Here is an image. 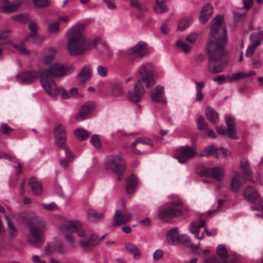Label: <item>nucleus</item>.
I'll return each mask as SVG.
<instances>
[{
    "instance_id": "nucleus-63",
    "label": "nucleus",
    "mask_w": 263,
    "mask_h": 263,
    "mask_svg": "<svg viewBox=\"0 0 263 263\" xmlns=\"http://www.w3.org/2000/svg\"><path fill=\"white\" fill-rule=\"evenodd\" d=\"M226 77L224 75H219L213 78L214 82H218L219 84L221 85L226 82Z\"/></svg>"
},
{
    "instance_id": "nucleus-64",
    "label": "nucleus",
    "mask_w": 263,
    "mask_h": 263,
    "mask_svg": "<svg viewBox=\"0 0 263 263\" xmlns=\"http://www.w3.org/2000/svg\"><path fill=\"white\" fill-rule=\"evenodd\" d=\"M28 218V214L25 212L20 213L17 217V220L24 223H27L26 219Z\"/></svg>"
},
{
    "instance_id": "nucleus-17",
    "label": "nucleus",
    "mask_w": 263,
    "mask_h": 263,
    "mask_svg": "<svg viewBox=\"0 0 263 263\" xmlns=\"http://www.w3.org/2000/svg\"><path fill=\"white\" fill-rule=\"evenodd\" d=\"M242 194L245 199L248 201L258 204L261 202V197L258 192L255 189L251 186H246Z\"/></svg>"
},
{
    "instance_id": "nucleus-21",
    "label": "nucleus",
    "mask_w": 263,
    "mask_h": 263,
    "mask_svg": "<svg viewBox=\"0 0 263 263\" xmlns=\"http://www.w3.org/2000/svg\"><path fill=\"white\" fill-rule=\"evenodd\" d=\"M137 144L147 145H149L150 147H152L153 146V143L152 141L147 138L140 137L136 139L134 142H132L131 144V148L133 152L137 155L142 154L148 152V150L144 149L143 148H142V152L139 151L136 148Z\"/></svg>"
},
{
    "instance_id": "nucleus-34",
    "label": "nucleus",
    "mask_w": 263,
    "mask_h": 263,
    "mask_svg": "<svg viewBox=\"0 0 263 263\" xmlns=\"http://www.w3.org/2000/svg\"><path fill=\"white\" fill-rule=\"evenodd\" d=\"M125 249L133 254V258L135 260H138L141 257V252L139 249L133 243L126 242L125 244Z\"/></svg>"
},
{
    "instance_id": "nucleus-8",
    "label": "nucleus",
    "mask_w": 263,
    "mask_h": 263,
    "mask_svg": "<svg viewBox=\"0 0 263 263\" xmlns=\"http://www.w3.org/2000/svg\"><path fill=\"white\" fill-rule=\"evenodd\" d=\"M217 255L223 259L220 261L216 256H212L204 260V263H238V258L234 255L230 257L224 245H219L217 249Z\"/></svg>"
},
{
    "instance_id": "nucleus-29",
    "label": "nucleus",
    "mask_w": 263,
    "mask_h": 263,
    "mask_svg": "<svg viewBox=\"0 0 263 263\" xmlns=\"http://www.w3.org/2000/svg\"><path fill=\"white\" fill-rule=\"evenodd\" d=\"M182 215L183 212L182 211L175 208H171L161 212L159 216L161 218H170L179 217Z\"/></svg>"
},
{
    "instance_id": "nucleus-12",
    "label": "nucleus",
    "mask_w": 263,
    "mask_h": 263,
    "mask_svg": "<svg viewBox=\"0 0 263 263\" xmlns=\"http://www.w3.org/2000/svg\"><path fill=\"white\" fill-rule=\"evenodd\" d=\"M202 172L204 176L212 178L218 182L223 181L226 176V171L221 167H205L202 169Z\"/></svg>"
},
{
    "instance_id": "nucleus-36",
    "label": "nucleus",
    "mask_w": 263,
    "mask_h": 263,
    "mask_svg": "<svg viewBox=\"0 0 263 263\" xmlns=\"http://www.w3.org/2000/svg\"><path fill=\"white\" fill-rule=\"evenodd\" d=\"M196 85V95L195 99L196 102H199L203 100L204 95L202 92V89L203 88L204 86V83L203 81L201 82H195Z\"/></svg>"
},
{
    "instance_id": "nucleus-45",
    "label": "nucleus",
    "mask_w": 263,
    "mask_h": 263,
    "mask_svg": "<svg viewBox=\"0 0 263 263\" xmlns=\"http://www.w3.org/2000/svg\"><path fill=\"white\" fill-rule=\"evenodd\" d=\"M75 137L80 140H83L86 139L90 134L87 131L78 128L74 132Z\"/></svg>"
},
{
    "instance_id": "nucleus-18",
    "label": "nucleus",
    "mask_w": 263,
    "mask_h": 263,
    "mask_svg": "<svg viewBox=\"0 0 263 263\" xmlns=\"http://www.w3.org/2000/svg\"><path fill=\"white\" fill-rule=\"evenodd\" d=\"M149 95L152 100L154 102L162 104H167L163 87L159 85L155 87L151 90Z\"/></svg>"
},
{
    "instance_id": "nucleus-38",
    "label": "nucleus",
    "mask_w": 263,
    "mask_h": 263,
    "mask_svg": "<svg viewBox=\"0 0 263 263\" xmlns=\"http://www.w3.org/2000/svg\"><path fill=\"white\" fill-rule=\"evenodd\" d=\"M240 167L246 177L251 176V170L249 166L248 160L246 158H242L241 160Z\"/></svg>"
},
{
    "instance_id": "nucleus-32",
    "label": "nucleus",
    "mask_w": 263,
    "mask_h": 263,
    "mask_svg": "<svg viewBox=\"0 0 263 263\" xmlns=\"http://www.w3.org/2000/svg\"><path fill=\"white\" fill-rule=\"evenodd\" d=\"M28 37H26L23 41H21L19 45L13 43L10 40L7 41L4 44H10L12 45L13 47L18 50L21 54H29L30 53V51L28 50L25 46V43L28 40Z\"/></svg>"
},
{
    "instance_id": "nucleus-49",
    "label": "nucleus",
    "mask_w": 263,
    "mask_h": 263,
    "mask_svg": "<svg viewBox=\"0 0 263 263\" xmlns=\"http://www.w3.org/2000/svg\"><path fill=\"white\" fill-rule=\"evenodd\" d=\"M197 128L200 130H208V124L205 122L202 116H199L197 119Z\"/></svg>"
},
{
    "instance_id": "nucleus-10",
    "label": "nucleus",
    "mask_w": 263,
    "mask_h": 263,
    "mask_svg": "<svg viewBox=\"0 0 263 263\" xmlns=\"http://www.w3.org/2000/svg\"><path fill=\"white\" fill-rule=\"evenodd\" d=\"M166 238L169 244L176 246L180 243L188 247L191 244V240L187 235H179L178 231H168Z\"/></svg>"
},
{
    "instance_id": "nucleus-25",
    "label": "nucleus",
    "mask_w": 263,
    "mask_h": 263,
    "mask_svg": "<svg viewBox=\"0 0 263 263\" xmlns=\"http://www.w3.org/2000/svg\"><path fill=\"white\" fill-rule=\"evenodd\" d=\"M46 251L50 254H53L55 252H58L60 254H64L66 252L63 243L60 241H55L49 243L46 247Z\"/></svg>"
},
{
    "instance_id": "nucleus-30",
    "label": "nucleus",
    "mask_w": 263,
    "mask_h": 263,
    "mask_svg": "<svg viewBox=\"0 0 263 263\" xmlns=\"http://www.w3.org/2000/svg\"><path fill=\"white\" fill-rule=\"evenodd\" d=\"M89 66H84L77 75V79L81 82H85L91 78V72Z\"/></svg>"
},
{
    "instance_id": "nucleus-40",
    "label": "nucleus",
    "mask_w": 263,
    "mask_h": 263,
    "mask_svg": "<svg viewBox=\"0 0 263 263\" xmlns=\"http://www.w3.org/2000/svg\"><path fill=\"white\" fill-rule=\"evenodd\" d=\"M154 9L156 13H161L165 12L167 7L163 1L156 0V5L154 6Z\"/></svg>"
},
{
    "instance_id": "nucleus-58",
    "label": "nucleus",
    "mask_w": 263,
    "mask_h": 263,
    "mask_svg": "<svg viewBox=\"0 0 263 263\" xmlns=\"http://www.w3.org/2000/svg\"><path fill=\"white\" fill-rule=\"evenodd\" d=\"M199 34L196 32H192L186 37V41L190 43H194L196 41Z\"/></svg>"
},
{
    "instance_id": "nucleus-23",
    "label": "nucleus",
    "mask_w": 263,
    "mask_h": 263,
    "mask_svg": "<svg viewBox=\"0 0 263 263\" xmlns=\"http://www.w3.org/2000/svg\"><path fill=\"white\" fill-rule=\"evenodd\" d=\"M82 226L80 220H64L60 226L59 230H80Z\"/></svg>"
},
{
    "instance_id": "nucleus-11",
    "label": "nucleus",
    "mask_w": 263,
    "mask_h": 263,
    "mask_svg": "<svg viewBox=\"0 0 263 263\" xmlns=\"http://www.w3.org/2000/svg\"><path fill=\"white\" fill-rule=\"evenodd\" d=\"M195 147L186 145L182 146L178 150V154L175 157L180 163H184L192 158L196 156Z\"/></svg>"
},
{
    "instance_id": "nucleus-41",
    "label": "nucleus",
    "mask_w": 263,
    "mask_h": 263,
    "mask_svg": "<svg viewBox=\"0 0 263 263\" xmlns=\"http://www.w3.org/2000/svg\"><path fill=\"white\" fill-rule=\"evenodd\" d=\"M192 22V19L186 17L181 19L178 25V30L183 31L187 28Z\"/></svg>"
},
{
    "instance_id": "nucleus-15",
    "label": "nucleus",
    "mask_w": 263,
    "mask_h": 263,
    "mask_svg": "<svg viewBox=\"0 0 263 263\" xmlns=\"http://www.w3.org/2000/svg\"><path fill=\"white\" fill-rule=\"evenodd\" d=\"M127 54L129 57L135 56L136 57H143L148 55L149 51L146 45L143 42H138L135 46L127 50Z\"/></svg>"
},
{
    "instance_id": "nucleus-54",
    "label": "nucleus",
    "mask_w": 263,
    "mask_h": 263,
    "mask_svg": "<svg viewBox=\"0 0 263 263\" xmlns=\"http://www.w3.org/2000/svg\"><path fill=\"white\" fill-rule=\"evenodd\" d=\"M243 75L244 74L240 72L232 75L228 74L226 76V78L228 82H232L242 79Z\"/></svg>"
},
{
    "instance_id": "nucleus-37",
    "label": "nucleus",
    "mask_w": 263,
    "mask_h": 263,
    "mask_svg": "<svg viewBox=\"0 0 263 263\" xmlns=\"http://www.w3.org/2000/svg\"><path fill=\"white\" fill-rule=\"evenodd\" d=\"M205 115L207 119L213 123H216L219 119L218 115L213 109L208 107L205 109Z\"/></svg>"
},
{
    "instance_id": "nucleus-47",
    "label": "nucleus",
    "mask_w": 263,
    "mask_h": 263,
    "mask_svg": "<svg viewBox=\"0 0 263 263\" xmlns=\"http://www.w3.org/2000/svg\"><path fill=\"white\" fill-rule=\"evenodd\" d=\"M12 19L21 23H25L29 21V15L27 13H21L13 15Z\"/></svg>"
},
{
    "instance_id": "nucleus-28",
    "label": "nucleus",
    "mask_w": 263,
    "mask_h": 263,
    "mask_svg": "<svg viewBox=\"0 0 263 263\" xmlns=\"http://www.w3.org/2000/svg\"><path fill=\"white\" fill-rule=\"evenodd\" d=\"M130 5L132 7L136 9L138 11L136 17L138 19L142 18L147 11V8L143 3L137 0H130Z\"/></svg>"
},
{
    "instance_id": "nucleus-22",
    "label": "nucleus",
    "mask_w": 263,
    "mask_h": 263,
    "mask_svg": "<svg viewBox=\"0 0 263 263\" xmlns=\"http://www.w3.org/2000/svg\"><path fill=\"white\" fill-rule=\"evenodd\" d=\"M131 219V215L129 212L123 213L120 210H117L114 216V225L119 226L125 224Z\"/></svg>"
},
{
    "instance_id": "nucleus-27",
    "label": "nucleus",
    "mask_w": 263,
    "mask_h": 263,
    "mask_svg": "<svg viewBox=\"0 0 263 263\" xmlns=\"http://www.w3.org/2000/svg\"><path fill=\"white\" fill-rule=\"evenodd\" d=\"M242 176L238 172H235L232 177L230 184V190L233 192H237L240 190L243 183L240 181Z\"/></svg>"
},
{
    "instance_id": "nucleus-35",
    "label": "nucleus",
    "mask_w": 263,
    "mask_h": 263,
    "mask_svg": "<svg viewBox=\"0 0 263 263\" xmlns=\"http://www.w3.org/2000/svg\"><path fill=\"white\" fill-rule=\"evenodd\" d=\"M137 185L136 177L132 174L131 175L127 182L126 192L128 194L132 193L134 192Z\"/></svg>"
},
{
    "instance_id": "nucleus-39",
    "label": "nucleus",
    "mask_w": 263,
    "mask_h": 263,
    "mask_svg": "<svg viewBox=\"0 0 263 263\" xmlns=\"http://www.w3.org/2000/svg\"><path fill=\"white\" fill-rule=\"evenodd\" d=\"M77 231H66L64 234L65 240L71 247H73L76 243V235Z\"/></svg>"
},
{
    "instance_id": "nucleus-5",
    "label": "nucleus",
    "mask_w": 263,
    "mask_h": 263,
    "mask_svg": "<svg viewBox=\"0 0 263 263\" xmlns=\"http://www.w3.org/2000/svg\"><path fill=\"white\" fill-rule=\"evenodd\" d=\"M138 73L142 79L138 80V83L141 82L145 83L147 88H149L155 84L154 78L155 70L153 65L150 63H144L139 67Z\"/></svg>"
},
{
    "instance_id": "nucleus-24",
    "label": "nucleus",
    "mask_w": 263,
    "mask_h": 263,
    "mask_svg": "<svg viewBox=\"0 0 263 263\" xmlns=\"http://www.w3.org/2000/svg\"><path fill=\"white\" fill-rule=\"evenodd\" d=\"M213 13V8L211 5L206 4L204 5L200 12L199 20L200 22L205 24Z\"/></svg>"
},
{
    "instance_id": "nucleus-2",
    "label": "nucleus",
    "mask_w": 263,
    "mask_h": 263,
    "mask_svg": "<svg viewBox=\"0 0 263 263\" xmlns=\"http://www.w3.org/2000/svg\"><path fill=\"white\" fill-rule=\"evenodd\" d=\"M85 25L80 24L73 26L67 33V50L71 56L84 54L88 51L86 37L84 35Z\"/></svg>"
},
{
    "instance_id": "nucleus-31",
    "label": "nucleus",
    "mask_w": 263,
    "mask_h": 263,
    "mask_svg": "<svg viewBox=\"0 0 263 263\" xmlns=\"http://www.w3.org/2000/svg\"><path fill=\"white\" fill-rule=\"evenodd\" d=\"M29 184L34 195H40L42 193V187L41 183L35 177H31L29 179Z\"/></svg>"
},
{
    "instance_id": "nucleus-46",
    "label": "nucleus",
    "mask_w": 263,
    "mask_h": 263,
    "mask_svg": "<svg viewBox=\"0 0 263 263\" xmlns=\"http://www.w3.org/2000/svg\"><path fill=\"white\" fill-rule=\"evenodd\" d=\"M260 44V42L259 41H255L252 44H251L247 48L246 55L247 57H251L254 53L255 48L257 46Z\"/></svg>"
},
{
    "instance_id": "nucleus-57",
    "label": "nucleus",
    "mask_w": 263,
    "mask_h": 263,
    "mask_svg": "<svg viewBox=\"0 0 263 263\" xmlns=\"http://www.w3.org/2000/svg\"><path fill=\"white\" fill-rule=\"evenodd\" d=\"M97 71L98 72V74L102 77H105L108 72V68L106 66H102V65H99L98 66L97 68Z\"/></svg>"
},
{
    "instance_id": "nucleus-52",
    "label": "nucleus",
    "mask_w": 263,
    "mask_h": 263,
    "mask_svg": "<svg viewBox=\"0 0 263 263\" xmlns=\"http://www.w3.org/2000/svg\"><path fill=\"white\" fill-rule=\"evenodd\" d=\"M202 227H204V230H206L205 227V221L203 220L199 222L194 221L190 224L191 230H198Z\"/></svg>"
},
{
    "instance_id": "nucleus-19",
    "label": "nucleus",
    "mask_w": 263,
    "mask_h": 263,
    "mask_svg": "<svg viewBox=\"0 0 263 263\" xmlns=\"http://www.w3.org/2000/svg\"><path fill=\"white\" fill-rule=\"evenodd\" d=\"M94 109V104L92 102H87L82 106L78 112L76 119L78 121H83L87 118Z\"/></svg>"
},
{
    "instance_id": "nucleus-48",
    "label": "nucleus",
    "mask_w": 263,
    "mask_h": 263,
    "mask_svg": "<svg viewBox=\"0 0 263 263\" xmlns=\"http://www.w3.org/2000/svg\"><path fill=\"white\" fill-rule=\"evenodd\" d=\"M199 245H200L199 243H198L197 245H193L192 243L190 244V247L192 249V251L194 253L198 254L199 255H203L209 253L210 251L208 249L202 250L201 251H198V249L199 248Z\"/></svg>"
},
{
    "instance_id": "nucleus-61",
    "label": "nucleus",
    "mask_w": 263,
    "mask_h": 263,
    "mask_svg": "<svg viewBox=\"0 0 263 263\" xmlns=\"http://www.w3.org/2000/svg\"><path fill=\"white\" fill-rule=\"evenodd\" d=\"M1 127L2 128V132L5 135H9L10 133L13 130V129L10 128L6 123H3L1 124Z\"/></svg>"
},
{
    "instance_id": "nucleus-14",
    "label": "nucleus",
    "mask_w": 263,
    "mask_h": 263,
    "mask_svg": "<svg viewBox=\"0 0 263 263\" xmlns=\"http://www.w3.org/2000/svg\"><path fill=\"white\" fill-rule=\"evenodd\" d=\"M26 235L29 244L36 248L41 246L45 240L44 231H28Z\"/></svg>"
},
{
    "instance_id": "nucleus-33",
    "label": "nucleus",
    "mask_w": 263,
    "mask_h": 263,
    "mask_svg": "<svg viewBox=\"0 0 263 263\" xmlns=\"http://www.w3.org/2000/svg\"><path fill=\"white\" fill-rule=\"evenodd\" d=\"M21 0H16L11 4H7L1 7L2 11L5 13H11L16 11L21 5Z\"/></svg>"
},
{
    "instance_id": "nucleus-42",
    "label": "nucleus",
    "mask_w": 263,
    "mask_h": 263,
    "mask_svg": "<svg viewBox=\"0 0 263 263\" xmlns=\"http://www.w3.org/2000/svg\"><path fill=\"white\" fill-rule=\"evenodd\" d=\"M88 218L92 220H98L103 218L104 215L103 213H99L96 210L90 209L87 210Z\"/></svg>"
},
{
    "instance_id": "nucleus-16",
    "label": "nucleus",
    "mask_w": 263,
    "mask_h": 263,
    "mask_svg": "<svg viewBox=\"0 0 263 263\" xmlns=\"http://www.w3.org/2000/svg\"><path fill=\"white\" fill-rule=\"evenodd\" d=\"M41 73V71L39 73L35 71H26L17 74L15 77L18 79L20 83L28 84L35 81L39 77H40Z\"/></svg>"
},
{
    "instance_id": "nucleus-51",
    "label": "nucleus",
    "mask_w": 263,
    "mask_h": 263,
    "mask_svg": "<svg viewBox=\"0 0 263 263\" xmlns=\"http://www.w3.org/2000/svg\"><path fill=\"white\" fill-rule=\"evenodd\" d=\"M60 30V22L56 21L51 23L48 28V31L50 33H57Z\"/></svg>"
},
{
    "instance_id": "nucleus-26",
    "label": "nucleus",
    "mask_w": 263,
    "mask_h": 263,
    "mask_svg": "<svg viewBox=\"0 0 263 263\" xmlns=\"http://www.w3.org/2000/svg\"><path fill=\"white\" fill-rule=\"evenodd\" d=\"M57 50L55 48H47L44 50V54L41 58V61L45 64H50L55 58Z\"/></svg>"
},
{
    "instance_id": "nucleus-53",
    "label": "nucleus",
    "mask_w": 263,
    "mask_h": 263,
    "mask_svg": "<svg viewBox=\"0 0 263 263\" xmlns=\"http://www.w3.org/2000/svg\"><path fill=\"white\" fill-rule=\"evenodd\" d=\"M33 3L35 7L39 8H44L50 5L49 0H33Z\"/></svg>"
},
{
    "instance_id": "nucleus-62",
    "label": "nucleus",
    "mask_w": 263,
    "mask_h": 263,
    "mask_svg": "<svg viewBox=\"0 0 263 263\" xmlns=\"http://www.w3.org/2000/svg\"><path fill=\"white\" fill-rule=\"evenodd\" d=\"M29 28L34 33L30 34L28 37L32 36L34 34L36 33L38 27L36 23L33 22H30L29 25Z\"/></svg>"
},
{
    "instance_id": "nucleus-9",
    "label": "nucleus",
    "mask_w": 263,
    "mask_h": 263,
    "mask_svg": "<svg viewBox=\"0 0 263 263\" xmlns=\"http://www.w3.org/2000/svg\"><path fill=\"white\" fill-rule=\"evenodd\" d=\"M226 122L227 128L222 126L216 127L218 134L222 135L227 136L233 139H237L238 137L236 134L235 121L231 116H227L226 118Z\"/></svg>"
},
{
    "instance_id": "nucleus-55",
    "label": "nucleus",
    "mask_w": 263,
    "mask_h": 263,
    "mask_svg": "<svg viewBox=\"0 0 263 263\" xmlns=\"http://www.w3.org/2000/svg\"><path fill=\"white\" fill-rule=\"evenodd\" d=\"M90 142L96 148H99L101 147L100 140L99 136L97 134L91 136Z\"/></svg>"
},
{
    "instance_id": "nucleus-3",
    "label": "nucleus",
    "mask_w": 263,
    "mask_h": 263,
    "mask_svg": "<svg viewBox=\"0 0 263 263\" xmlns=\"http://www.w3.org/2000/svg\"><path fill=\"white\" fill-rule=\"evenodd\" d=\"M54 133L55 144L59 147H63L65 152V157L60 159V164L62 167L66 168L68 166L69 163L74 159V155L70 149L65 146V129L63 125L59 124L54 127Z\"/></svg>"
},
{
    "instance_id": "nucleus-60",
    "label": "nucleus",
    "mask_w": 263,
    "mask_h": 263,
    "mask_svg": "<svg viewBox=\"0 0 263 263\" xmlns=\"http://www.w3.org/2000/svg\"><path fill=\"white\" fill-rule=\"evenodd\" d=\"M164 253L162 250L160 249H158L155 251L153 254V259L155 260H158L161 258H162L163 256Z\"/></svg>"
},
{
    "instance_id": "nucleus-6",
    "label": "nucleus",
    "mask_w": 263,
    "mask_h": 263,
    "mask_svg": "<svg viewBox=\"0 0 263 263\" xmlns=\"http://www.w3.org/2000/svg\"><path fill=\"white\" fill-rule=\"evenodd\" d=\"M77 232L78 235L82 238L79 241V246L85 251H89L96 247L105 236L104 235L99 238L95 234H88L86 231Z\"/></svg>"
},
{
    "instance_id": "nucleus-20",
    "label": "nucleus",
    "mask_w": 263,
    "mask_h": 263,
    "mask_svg": "<svg viewBox=\"0 0 263 263\" xmlns=\"http://www.w3.org/2000/svg\"><path fill=\"white\" fill-rule=\"evenodd\" d=\"M145 93V89L143 86H140L138 82L134 85V91H129L128 93V100L133 102L137 103L141 100Z\"/></svg>"
},
{
    "instance_id": "nucleus-7",
    "label": "nucleus",
    "mask_w": 263,
    "mask_h": 263,
    "mask_svg": "<svg viewBox=\"0 0 263 263\" xmlns=\"http://www.w3.org/2000/svg\"><path fill=\"white\" fill-rule=\"evenodd\" d=\"M74 67L73 66L64 67L59 63H53L51 64L47 70L41 71L40 76H45L47 78L49 77H60L69 74L73 72Z\"/></svg>"
},
{
    "instance_id": "nucleus-56",
    "label": "nucleus",
    "mask_w": 263,
    "mask_h": 263,
    "mask_svg": "<svg viewBox=\"0 0 263 263\" xmlns=\"http://www.w3.org/2000/svg\"><path fill=\"white\" fill-rule=\"evenodd\" d=\"M112 93L114 95H120L123 93V89L119 83H115L112 86Z\"/></svg>"
},
{
    "instance_id": "nucleus-50",
    "label": "nucleus",
    "mask_w": 263,
    "mask_h": 263,
    "mask_svg": "<svg viewBox=\"0 0 263 263\" xmlns=\"http://www.w3.org/2000/svg\"><path fill=\"white\" fill-rule=\"evenodd\" d=\"M101 43V39L98 37H95V39L90 40H87L86 39V45L88 48V51Z\"/></svg>"
},
{
    "instance_id": "nucleus-43",
    "label": "nucleus",
    "mask_w": 263,
    "mask_h": 263,
    "mask_svg": "<svg viewBox=\"0 0 263 263\" xmlns=\"http://www.w3.org/2000/svg\"><path fill=\"white\" fill-rule=\"evenodd\" d=\"M178 49L182 50L184 53L188 54L191 51V47L185 42L178 40L176 44Z\"/></svg>"
},
{
    "instance_id": "nucleus-59",
    "label": "nucleus",
    "mask_w": 263,
    "mask_h": 263,
    "mask_svg": "<svg viewBox=\"0 0 263 263\" xmlns=\"http://www.w3.org/2000/svg\"><path fill=\"white\" fill-rule=\"evenodd\" d=\"M41 206L47 211H52L58 209V206L54 202H51L49 204H41Z\"/></svg>"
},
{
    "instance_id": "nucleus-44",
    "label": "nucleus",
    "mask_w": 263,
    "mask_h": 263,
    "mask_svg": "<svg viewBox=\"0 0 263 263\" xmlns=\"http://www.w3.org/2000/svg\"><path fill=\"white\" fill-rule=\"evenodd\" d=\"M217 149L213 145L207 146L199 155L200 157H206L214 155L217 152Z\"/></svg>"
},
{
    "instance_id": "nucleus-4",
    "label": "nucleus",
    "mask_w": 263,
    "mask_h": 263,
    "mask_svg": "<svg viewBox=\"0 0 263 263\" xmlns=\"http://www.w3.org/2000/svg\"><path fill=\"white\" fill-rule=\"evenodd\" d=\"M104 167L113 172L120 180L122 178L125 170V162L120 156L111 155L106 158Z\"/></svg>"
},
{
    "instance_id": "nucleus-1",
    "label": "nucleus",
    "mask_w": 263,
    "mask_h": 263,
    "mask_svg": "<svg viewBox=\"0 0 263 263\" xmlns=\"http://www.w3.org/2000/svg\"><path fill=\"white\" fill-rule=\"evenodd\" d=\"M223 18L217 15L213 21L207 41L206 51L209 61L208 70L211 74L222 72L228 63L224 51L227 42V33L222 26Z\"/></svg>"
},
{
    "instance_id": "nucleus-13",
    "label": "nucleus",
    "mask_w": 263,
    "mask_h": 263,
    "mask_svg": "<svg viewBox=\"0 0 263 263\" xmlns=\"http://www.w3.org/2000/svg\"><path fill=\"white\" fill-rule=\"evenodd\" d=\"M42 85L47 93L52 98L55 97L59 90L55 82L50 78L40 76Z\"/></svg>"
}]
</instances>
